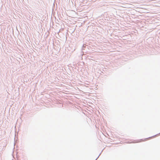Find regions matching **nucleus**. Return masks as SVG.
I'll use <instances>...</instances> for the list:
<instances>
[{
	"label": "nucleus",
	"mask_w": 160,
	"mask_h": 160,
	"mask_svg": "<svg viewBox=\"0 0 160 160\" xmlns=\"http://www.w3.org/2000/svg\"><path fill=\"white\" fill-rule=\"evenodd\" d=\"M151 138H152V137H149V138H145V139H144V140H142V141H147L148 140Z\"/></svg>",
	"instance_id": "nucleus-1"
}]
</instances>
